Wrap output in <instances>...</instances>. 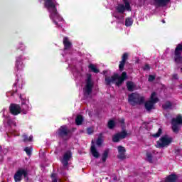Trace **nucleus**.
Listing matches in <instances>:
<instances>
[{"label": "nucleus", "mask_w": 182, "mask_h": 182, "mask_svg": "<svg viewBox=\"0 0 182 182\" xmlns=\"http://www.w3.org/2000/svg\"><path fill=\"white\" fill-rule=\"evenodd\" d=\"M44 1V6L48 9L50 13V19L53 21L55 25H58L57 21H63V18L59 15L58 13V9H56V6L58 5V1L56 0H40V2Z\"/></svg>", "instance_id": "f257e3e1"}, {"label": "nucleus", "mask_w": 182, "mask_h": 182, "mask_svg": "<svg viewBox=\"0 0 182 182\" xmlns=\"http://www.w3.org/2000/svg\"><path fill=\"white\" fill-rule=\"evenodd\" d=\"M128 102L131 106L143 105V103H144V97L140 95V94L132 92L128 95Z\"/></svg>", "instance_id": "f03ea898"}, {"label": "nucleus", "mask_w": 182, "mask_h": 182, "mask_svg": "<svg viewBox=\"0 0 182 182\" xmlns=\"http://www.w3.org/2000/svg\"><path fill=\"white\" fill-rule=\"evenodd\" d=\"M159 100V97H157V92H153L151 94L150 100L146 101L144 104L145 109L147 110V112L154 109V105L158 103Z\"/></svg>", "instance_id": "7ed1b4c3"}, {"label": "nucleus", "mask_w": 182, "mask_h": 182, "mask_svg": "<svg viewBox=\"0 0 182 182\" xmlns=\"http://www.w3.org/2000/svg\"><path fill=\"white\" fill-rule=\"evenodd\" d=\"M171 143H173V138L168 136V135H164L156 141V147L164 149V147H168Z\"/></svg>", "instance_id": "20e7f679"}, {"label": "nucleus", "mask_w": 182, "mask_h": 182, "mask_svg": "<svg viewBox=\"0 0 182 182\" xmlns=\"http://www.w3.org/2000/svg\"><path fill=\"white\" fill-rule=\"evenodd\" d=\"M28 169L20 168L14 174V181L21 182L22 181V176L26 178V181L29 180Z\"/></svg>", "instance_id": "39448f33"}, {"label": "nucleus", "mask_w": 182, "mask_h": 182, "mask_svg": "<svg viewBox=\"0 0 182 182\" xmlns=\"http://www.w3.org/2000/svg\"><path fill=\"white\" fill-rule=\"evenodd\" d=\"M70 133H72V131L68 129V126L63 125L57 130L56 134L59 139H65V137H68Z\"/></svg>", "instance_id": "423d86ee"}, {"label": "nucleus", "mask_w": 182, "mask_h": 182, "mask_svg": "<svg viewBox=\"0 0 182 182\" xmlns=\"http://www.w3.org/2000/svg\"><path fill=\"white\" fill-rule=\"evenodd\" d=\"M93 92V82H92V75L88 74L86 80L84 95L89 96Z\"/></svg>", "instance_id": "0eeeda50"}, {"label": "nucleus", "mask_w": 182, "mask_h": 182, "mask_svg": "<svg viewBox=\"0 0 182 182\" xmlns=\"http://www.w3.org/2000/svg\"><path fill=\"white\" fill-rule=\"evenodd\" d=\"M182 44L179 43L176 46L174 50V60L176 63L181 64L182 63Z\"/></svg>", "instance_id": "6e6552de"}, {"label": "nucleus", "mask_w": 182, "mask_h": 182, "mask_svg": "<svg viewBox=\"0 0 182 182\" xmlns=\"http://www.w3.org/2000/svg\"><path fill=\"white\" fill-rule=\"evenodd\" d=\"M124 4H119L116 7V11L118 14H124V11H132V8L130 7V3L129 0H123Z\"/></svg>", "instance_id": "1a4fd4ad"}, {"label": "nucleus", "mask_w": 182, "mask_h": 182, "mask_svg": "<svg viewBox=\"0 0 182 182\" xmlns=\"http://www.w3.org/2000/svg\"><path fill=\"white\" fill-rule=\"evenodd\" d=\"M171 124L173 133H178V124H182V116L178 115L176 118H173Z\"/></svg>", "instance_id": "9d476101"}, {"label": "nucleus", "mask_w": 182, "mask_h": 182, "mask_svg": "<svg viewBox=\"0 0 182 182\" xmlns=\"http://www.w3.org/2000/svg\"><path fill=\"white\" fill-rule=\"evenodd\" d=\"M9 112L13 116H18L22 113V108L20 105L11 103L9 106Z\"/></svg>", "instance_id": "9b49d317"}, {"label": "nucleus", "mask_w": 182, "mask_h": 182, "mask_svg": "<svg viewBox=\"0 0 182 182\" xmlns=\"http://www.w3.org/2000/svg\"><path fill=\"white\" fill-rule=\"evenodd\" d=\"M106 73H107V70L103 71V75L105 76V85L107 86H110L112 83H115L116 80H117V73L114 74L112 76H107L106 75Z\"/></svg>", "instance_id": "f8f14e48"}, {"label": "nucleus", "mask_w": 182, "mask_h": 182, "mask_svg": "<svg viewBox=\"0 0 182 182\" xmlns=\"http://www.w3.org/2000/svg\"><path fill=\"white\" fill-rule=\"evenodd\" d=\"M25 68V65L23 64V61L22 60V56H18L16 59V72H22Z\"/></svg>", "instance_id": "ddd939ff"}, {"label": "nucleus", "mask_w": 182, "mask_h": 182, "mask_svg": "<svg viewBox=\"0 0 182 182\" xmlns=\"http://www.w3.org/2000/svg\"><path fill=\"white\" fill-rule=\"evenodd\" d=\"M71 157H72V151H67L64 154V155L63 156V159L61 161V163L64 167H68V166H69V160H70Z\"/></svg>", "instance_id": "4468645a"}, {"label": "nucleus", "mask_w": 182, "mask_h": 182, "mask_svg": "<svg viewBox=\"0 0 182 182\" xmlns=\"http://www.w3.org/2000/svg\"><path fill=\"white\" fill-rule=\"evenodd\" d=\"M129 59V53H124L122 55V60L119 62V69L120 72H123L124 70V65H126V62Z\"/></svg>", "instance_id": "2eb2a0df"}, {"label": "nucleus", "mask_w": 182, "mask_h": 182, "mask_svg": "<svg viewBox=\"0 0 182 182\" xmlns=\"http://www.w3.org/2000/svg\"><path fill=\"white\" fill-rule=\"evenodd\" d=\"M119 154L117 156L119 160H124L126 159V148L122 146L117 147Z\"/></svg>", "instance_id": "dca6fc26"}, {"label": "nucleus", "mask_w": 182, "mask_h": 182, "mask_svg": "<svg viewBox=\"0 0 182 182\" xmlns=\"http://www.w3.org/2000/svg\"><path fill=\"white\" fill-rule=\"evenodd\" d=\"M171 0H154V5L159 8L160 6H166Z\"/></svg>", "instance_id": "f3484780"}, {"label": "nucleus", "mask_w": 182, "mask_h": 182, "mask_svg": "<svg viewBox=\"0 0 182 182\" xmlns=\"http://www.w3.org/2000/svg\"><path fill=\"white\" fill-rule=\"evenodd\" d=\"M90 152L92 154L93 157H95V159H99V157L100 156V154H99V151H97V149H96V146L93 144V141H92Z\"/></svg>", "instance_id": "a211bd4d"}, {"label": "nucleus", "mask_w": 182, "mask_h": 182, "mask_svg": "<svg viewBox=\"0 0 182 182\" xmlns=\"http://www.w3.org/2000/svg\"><path fill=\"white\" fill-rule=\"evenodd\" d=\"M63 43L64 45V50H69L72 48V43L69 41V38L64 37Z\"/></svg>", "instance_id": "6ab92c4d"}, {"label": "nucleus", "mask_w": 182, "mask_h": 182, "mask_svg": "<svg viewBox=\"0 0 182 182\" xmlns=\"http://www.w3.org/2000/svg\"><path fill=\"white\" fill-rule=\"evenodd\" d=\"M176 181H177V175L171 174L166 178L164 182H176Z\"/></svg>", "instance_id": "aec40b11"}, {"label": "nucleus", "mask_w": 182, "mask_h": 182, "mask_svg": "<svg viewBox=\"0 0 182 182\" xmlns=\"http://www.w3.org/2000/svg\"><path fill=\"white\" fill-rule=\"evenodd\" d=\"M127 89L129 92H133L134 90V83L132 81L127 82Z\"/></svg>", "instance_id": "412c9836"}, {"label": "nucleus", "mask_w": 182, "mask_h": 182, "mask_svg": "<svg viewBox=\"0 0 182 182\" xmlns=\"http://www.w3.org/2000/svg\"><path fill=\"white\" fill-rule=\"evenodd\" d=\"M83 123V117L82 115H77L75 118V124L77 126H82Z\"/></svg>", "instance_id": "4be33fe9"}, {"label": "nucleus", "mask_w": 182, "mask_h": 182, "mask_svg": "<svg viewBox=\"0 0 182 182\" xmlns=\"http://www.w3.org/2000/svg\"><path fill=\"white\" fill-rule=\"evenodd\" d=\"M107 127L109 130H113V129L116 127V122L113 119L109 120L107 122Z\"/></svg>", "instance_id": "5701e85b"}, {"label": "nucleus", "mask_w": 182, "mask_h": 182, "mask_svg": "<svg viewBox=\"0 0 182 182\" xmlns=\"http://www.w3.org/2000/svg\"><path fill=\"white\" fill-rule=\"evenodd\" d=\"M23 141L24 143H28V141H32L33 140V136L31 135L30 136H28L26 134L22 135Z\"/></svg>", "instance_id": "b1692460"}, {"label": "nucleus", "mask_w": 182, "mask_h": 182, "mask_svg": "<svg viewBox=\"0 0 182 182\" xmlns=\"http://www.w3.org/2000/svg\"><path fill=\"white\" fill-rule=\"evenodd\" d=\"M107 157H109V150L107 149L104 151L102 154V163H106V161L107 160Z\"/></svg>", "instance_id": "393cba45"}, {"label": "nucleus", "mask_w": 182, "mask_h": 182, "mask_svg": "<svg viewBox=\"0 0 182 182\" xmlns=\"http://www.w3.org/2000/svg\"><path fill=\"white\" fill-rule=\"evenodd\" d=\"M173 104H171V102L166 101V103L162 105V107L164 110H167V109L171 108Z\"/></svg>", "instance_id": "a878e982"}, {"label": "nucleus", "mask_w": 182, "mask_h": 182, "mask_svg": "<svg viewBox=\"0 0 182 182\" xmlns=\"http://www.w3.org/2000/svg\"><path fill=\"white\" fill-rule=\"evenodd\" d=\"M119 133L121 134L122 137H123L124 139H126V137H127V135L129 134L127 133V131H126V126L124 125L122 126V132H119Z\"/></svg>", "instance_id": "bb28decb"}, {"label": "nucleus", "mask_w": 182, "mask_h": 182, "mask_svg": "<svg viewBox=\"0 0 182 182\" xmlns=\"http://www.w3.org/2000/svg\"><path fill=\"white\" fill-rule=\"evenodd\" d=\"M88 68L94 73H99V72H100L99 69H97V68H96V66H95V65H93V64H90Z\"/></svg>", "instance_id": "cd10ccee"}, {"label": "nucleus", "mask_w": 182, "mask_h": 182, "mask_svg": "<svg viewBox=\"0 0 182 182\" xmlns=\"http://www.w3.org/2000/svg\"><path fill=\"white\" fill-rule=\"evenodd\" d=\"M118 77L117 78V82H115L116 86H121V85H123L124 80L123 78H120V76H119V74H117Z\"/></svg>", "instance_id": "c85d7f7f"}, {"label": "nucleus", "mask_w": 182, "mask_h": 182, "mask_svg": "<svg viewBox=\"0 0 182 182\" xmlns=\"http://www.w3.org/2000/svg\"><path fill=\"white\" fill-rule=\"evenodd\" d=\"M162 133H163V129L161 128H159L156 133L152 134V137L157 139V138L160 137V136H161Z\"/></svg>", "instance_id": "c756f323"}, {"label": "nucleus", "mask_w": 182, "mask_h": 182, "mask_svg": "<svg viewBox=\"0 0 182 182\" xmlns=\"http://www.w3.org/2000/svg\"><path fill=\"white\" fill-rule=\"evenodd\" d=\"M146 161L149 163H153V154L151 152L146 153Z\"/></svg>", "instance_id": "7c9ffc66"}, {"label": "nucleus", "mask_w": 182, "mask_h": 182, "mask_svg": "<svg viewBox=\"0 0 182 182\" xmlns=\"http://www.w3.org/2000/svg\"><path fill=\"white\" fill-rule=\"evenodd\" d=\"M20 107L21 108V112H23V114H26V112L29 110V106L28 105V104H26L25 105L23 106H20Z\"/></svg>", "instance_id": "2f4dec72"}, {"label": "nucleus", "mask_w": 182, "mask_h": 182, "mask_svg": "<svg viewBox=\"0 0 182 182\" xmlns=\"http://www.w3.org/2000/svg\"><path fill=\"white\" fill-rule=\"evenodd\" d=\"M133 25V19L132 18H127L125 19V26H132Z\"/></svg>", "instance_id": "473e14b6"}, {"label": "nucleus", "mask_w": 182, "mask_h": 182, "mask_svg": "<svg viewBox=\"0 0 182 182\" xmlns=\"http://www.w3.org/2000/svg\"><path fill=\"white\" fill-rule=\"evenodd\" d=\"M112 141L114 143H119V141H120V138L118 136L117 134H115L113 136H112Z\"/></svg>", "instance_id": "72a5a7b5"}, {"label": "nucleus", "mask_w": 182, "mask_h": 182, "mask_svg": "<svg viewBox=\"0 0 182 182\" xmlns=\"http://www.w3.org/2000/svg\"><path fill=\"white\" fill-rule=\"evenodd\" d=\"M96 144L97 146H98V147H100V146H102V144H103V139H102V137H98L96 141Z\"/></svg>", "instance_id": "f704fd0d"}, {"label": "nucleus", "mask_w": 182, "mask_h": 182, "mask_svg": "<svg viewBox=\"0 0 182 182\" xmlns=\"http://www.w3.org/2000/svg\"><path fill=\"white\" fill-rule=\"evenodd\" d=\"M24 151H26L27 156H31L32 155V149H31V148H29V147L26 146L24 149Z\"/></svg>", "instance_id": "c9c22d12"}, {"label": "nucleus", "mask_w": 182, "mask_h": 182, "mask_svg": "<svg viewBox=\"0 0 182 182\" xmlns=\"http://www.w3.org/2000/svg\"><path fill=\"white\" fill-rule=\"evenodd\" d=\"M119 77L121 79H124V80H126V79H127V73H126V71L122 72Z\"/></svg>", "instance_id": "e433bc0d"}, {"label": "nucleus", "mask_w": 182, "mask_h": 182, "mask_svg": "<svg viewBox=\"0 0 182 182\" xmlns=\"http://www.w3.org/2000/svg\"><path fill=\"white\" fill-rule=\"evenodd\" d=\"M20 99H21V106H24L25 105H28L27 103H26V99H23V98H22V95H20Z\"/></svg>", "instance_id": "4c0bfd02"}, {"label": "nucleus", "mask_w": 182, "mask_h": 182, "mask_svg": "<svg viewBox=\"0 0 182 182\" xmlns=\"http://www.w3.org/2000/svg\"><path fill=\"white\" fill-rule=\"evenodd\" d=\"M94 132H95V130H93V128L92 127L87 128V134L90 135V134H92Z\"/></svg>", "instance_id": "58836bf2"}, {"label": "nucleus", "mask_w": 182, "mask_h": 182, "mask_svg": "<svg viewBox=\"0 0 182 182\" xmlns=\"http://www.w3.org/2000/svg\"><path fill=\"white\" fill-rule=\"evenodd\" d=\"M155 80H156V76L155 75H150L149 76V78H148L149 82H153Z\"/></svg>", "instance_id": "ea45409f"}, {"label": "nucleus", "mask_w": 182, "mask_h": 182, "mask_svg": "<svg viewBox=\"0 0 182 182\" xmlns=\"http://www.w3.org/2000/svg\"><path fill=\"white\" fill-rule=\"evenodd\" d=\"M143 70H150V65L149 64H146L143 68Z\"/></svg>", "instance_id": "a19ab883"}, {"label": "nucleus", "mask_w": 182, "mask_h": 182, "mask_svg": "<svg viewBox=\"0 0 182 182\" xmlns=\"http://www.w3.org/2000/svg\"><path fill=\"white\" fill-rule=\"evenodd\" d=\"M119 123L121 124V127H122V126H126L124 124V119H123V118L119 120Z\"/></svg>", "instance_id": "79ce46f5"}, {"label": "nucleus", "mask_w": 182, "mask_h": 182, "mask_svg": "<svg viewBox=\"0 0 182 182\" xmlns=\"http://www.w3.org/2000/svg\"><path fill=\"white\" fill-rule=\"evenodd\" d=\"M113 17L116 18V19H120V17L119 16H117V13L113 14Z\"/></svg>", "instance_id": "37998d69"}, {"label": "nucleus", "mask_w": 182, "mask_h": 182, "mask_svg": "<svg viewBox=\"0 0 182 182\" xmlns=\"http://www.w3.org/2000/svg\"><path fill=\"white\" fill-rule=\"evenodd\" d=\"M173 79H175V80L178 79V75H177V74H173Z\"/></svg>", "instance_id": "c03bdc74"}, {"label": "nucleus", "mask_w": 182, "mask_h": 182, "mask_svg": "<svg viewBox=\"0 0 182 182\" xmlns=\"http://www.w3.org/2000/svg\"><path fill=\"white\" fill-rule=\"evenodd\" d=\"M117 134L119 136L120 140H123V139H124L119 132L117 133Z\"/></svg>", "instance_id": "a18cd8bd"}, {"label": "nucleus", "mask_w": 182, "mask_h": 182, "mask_svg": "<svg viewBox=\"0 0 182 182\" xmlns=\"http://www.w3.org/2000/svg\"><path fill=\"white\" fill-rule=\"evenodd\" d=\"M51 178H52V180H53V178H56V173H52Z\"/></svg>", "instance_id": "49530a36"}, {"label": "nucleus", "mask_w": 182, "mask_h": 182, "mask_svg": "<svg viewBox=\"0 0 182 182\" xmlns=\"http://www.w3.org/2000/svg\"><path fill=\"white\" fill-rule=\"evenodd\" d=\"M52 182H58V178H53Z\"/></svg>", "instance_id": "de8ad7c7"}, {"label": "nucleus", "mask_w": 182, "mask_h": 182, "mask_svg": "<svg viewBox=\"0 0 182 182\" xmlns=\"http://www.w3.org/2000/svg\"><path fill=\"white\" fill-rule=\"evenodd\" d=\"M19 45H20L21 46H23V43H19Z\"/></svg>", "instance_id": "09e8293b"}, {"label": "nucleus", "mask_w": 182, "mask_h": 182, "mask_svg": "<svg viewBox=\"0 0 182 182\" xmlns=\"http://www.w3.org/2000/svg\"><path fill=\"white\" fill-rule=\"evenodd\" d=\"M114 181H117V176H114Z\"/></svg>", "instance_id": "8fccbe9b"}, {"label": "nucleus", "mask_w": 182, "mask_h": 182, "mask_svg": "<svg viewBox=\"0 0 182 182\" xmlns=\"http://www.w3.org/2000/svg\"><path fill=\"white\" fill-rule=\"evenodd\" d=\"M14 86H16V83H14Z\"/></svg>", "instance_id": "3c124183"}, {"label": "nucleus", "mask_w": 182, "mask_h": 182, "mask_svg": "<svg viewBox=\"0 0 182 182\" xmlns=\"http://www.w3.org/2000/svg\"><path fill=\"white\" fill-rule=\"evenodd\" d=\"M180 87H182V84L180 85Z\"/></svg>", "instance_id": "603ef678"}, {"label": "nucleus", "mask_w": 182, "mask_h": 182, "mask_svg": "<svg viewBox=\"0 0 182 182\" xmlns=\"http://www.w3.org/2000/svg\"><path fill=\"white\" fill-rule=\"evenodd\" d=\"M163 23H165V21H163Z\"/></svg>", "instance_id": "864d4df0"}, {"label": "nucleus", "mask_w": 182, "mask_h": 182, "mask_svg": "<svg viewBox=\"0 0 182 182\" xmlns=\"http://www.w3.org/2000/svg\"><path fill=\"white\" fill-rule=\"evenodd\" d=\"M181 72H182V68H181Z\"/></svg>", "instance_id": "5fc2aeb1"}]
</instances>
